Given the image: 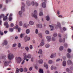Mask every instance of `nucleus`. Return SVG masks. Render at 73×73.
<instances>
[{
	"label": "nucleus",
	"mask_w": 73,
	"mask_h": 73,
	"mask_svg": "<svg viewBox=\"0 0 73 73\" xmlns=\"http://www.w3.org/2000/svg\"><path fill=\"white\" fill-rule=\"evenodd\" d=\"M27 5H31V2H30V1H27Z\"/></svg>",
	"instance_id": "6ab92c4d"
},
{
	"label": "nucleus",
	"mask_w": 73,
	"mask_h": 73,
	"mask_svg": "<svg viewBox=\"0 0 73 73\" xmlns=\"http://www.w3.org/2000/svg\"><path fill=\"white\" fill-rule=\"evenodd\" d=\"M39 16H42L43 15V13H42V12H40V13H39Z\"/></svg>",
	"instance_id": "a19ab883"
},
{
	"label": "nucleus",
	"mask_w": 73,
	"mask_h": 73,
	"mask_svg": "<svg viewBox=\"0 0 73 73\" xmlns=\"http://www.w3.org/2000/svg\"><path fill=\"white\" fill-rule=\"evenodd\" d=\"M42 53V50L40 49L39 50V52H38V53H39L40 54H41Z\"/></svg>",
	"instance_id": "2f4dec72"
},
{
	"label": "nucleus",
	"mask_w": 73,
	"mask_h": 73,
	"mask_svg": "<svg viewBox=\"0 0 73 73\" xmlns=\"http://www.w3.org/2000/svg\"><path fill=\"white\" fill-rule=\"evenodd\" d=\"M9 63V62L5 61L4 63V65L5 66H7L8 65V64Z\"/></svg>",
	"instance_id": "ddd939ff"
},
{
	"label": "nucleus",
	"mask_w": 73,
	"mask_h": 73,
	"mask_svg": "<svg viewBox=\"0 0 73 73\" xmlns=\"http://www.w3.org/2000/svg\"><path fill=\"white\" fill-rule=\"evenodd\" d=\"M9 31L10 32H13V29L12 28H10L9 29Z\"/></svg>",
	"instance_id": "c9c22d12"
},
{
	"label": "nucleus",
	"mask_w": 73,
	"mask_h": 73,
	"mask_svg": "<svg viewBox=\"0 0 73 73\" xmlns=\"http://www.w3.org/2000/svg\"><path fill=\"white\" fill-rule=\"evenodd\" d=\"M16 44H13V47H15L16 46Z\"/></svg>",
	"instance_id": "09e8293b"
},
{
	"label": "nucleus",
	"mask_w": 73,
	"mask_h": 73,
	"mask_svg": "<svg viewBox=\"0 0 73 73\" xmlns=\"http://www.w3.org/2000/svg\"><path fill=\"white\" fill-rule=\"evenodd\" d=\"M42 6L43 8H45L46 7V4H45V2H44L42 3Z\"/></svg>",
	"instance_id": "9b49d317"
},
{
	"label": "nucleus",
	"mask_w": 73,
	"mask_h": 73,
	"mask_svg": "<svg viewBox=\"0 0 73 73\" xmlns=\"http://www.w3.org/2000/svg\"><path fill=\"white\" fill-rule=\"evenodd\" d=\"M53 36L54 37H56L57 36V34L56 33H55L53 34Z\"/></svg>",
	"instance_id": "72a5a7b5"
},
{
	"label": "nucleus",
	"mask_w": 73,
	"mask_h": 73,
	"mask_svg": "<svg viewBox=\"0 0 73 73\" xmlns=\"http://www.w3.org/2000/svg\"><path fill=\"white\" fill-rule=\"evenodd\" d=\"M67 57L68 58H70V54L69 53H68L67 54Z\"/></svg>",
	"instance_id": "aec40b11"
},
{
	"label": "nucleus",
	"mask_w": 73,
	"mask_h": 73,
	"mask_svg": "<svg viewBox=\"0 0 73 73\" xmlns=\"http://www.w3.org/2000/svg\"><path fill=\"white\" fill-rule=\"evenodd\" d=\"M46 38L47 39L48 41L49 42L50 41L51 37L50 36H47L46 37Z\"/></svg>",
	"instance_id": "9d476101"
},
{
	"label": "nucleus",
	"mask_w": 73,
	"mask_h": 73,
	"mask_svg": "<svg viewBox=\"0 0 73 73\" xmlns=\"http://www.w3.org/2000/svg\"><path fill=\"white\" fill-rule=\"evenodd\" d=\"M14 29H18L19 32H20V30H21V28H19L18 25H17L16 26H15L14 27Z\"/></svg>",
	"instance_id": "423d86ee"
},
{
	"label": "nucleus",
	"mask_w": 73,
	"mask_h": 73,
	"mask_svg": "<svg viewBox=\"0 0 73 73\" xmlns=\"http://www.w3.org/2000/svg\"><path fill=\"white\" fill-rule=\"evenodd\" d=\"M53 57H54V56H53V54H52L50 57L51 58H53Z\"/></svg>",
	"instance_id": "052dcab7"
},
{
	"label": "nucleus",
	"mask_w": 73,
	"mask_h": 73,
	"mask_svg": "<svg viewBox=\"0 0 73 73\" xmlns=\"http://www.w3.org/2000/svg\"><path fill=\"white\" fill-rule=\"evenodd\" d=\"M59 49L60 50H62L64 49V47L62 46H61L59 48Z\"/></svg>",
	"instance_id": "473e14b6"
},
{
	"label": "nucleus",
	"mask_w": 73,
	"mask_h": 73,
	"mask_svg": "<svg viewBox=\"0 0 73 73\" xmlns=\"http://www.w3.org/2000/svg\"><path fill=\"white\" fill-rule=\"evenodd\" d=\"M16 59L18 63H20L21 61V58L20 57H19L18 58L17 57L16 58Z\"/></svg>",
	"instance_id": "7ed1b4c3"
},
{
	"label": "nucleus",
	"mask_w": 73,
	"mask_h": 73,
	"mask_svg": "<svg viewBox=\"0 0 73 73\" xmlns=\"http://www.w3.org/2000/svg\"><path fill=\"white\" fill-rule=\"evenodd\" d=\"M19 70L18 69V68H17L16 69V73H19Z\"/></svg>",
	"instance_id": "f704fd0d"
},
{
	"label": "nucleus",
	"mask_w": 73,
	"mask_h": 73,
	"mask_svg": "<svg viewBox=\"0 0 73 73\" xmlns=\"http://www.w3.org/2000/svg\"><path fill=\"white\" fill-rule=\"evenodd\" d=\"M57 26L59 27V28H61V24L59 22L57 23Z\"/></svg>",
	"instance_id": "4468645a"
},
{
	"label": "nucleus",
	"mask_w": 73,
	"mask_h": 73,
	"mask_svg": "<svg viewBox=\"0 0 73 73\" xmlns=\"http://www.w3.org/2000/svg\"><path fill=\"white\" fill-rule=\"evenodd\" d=\"M64 46H65L66 48H67L68 44L66 43L64 44Z\"/></svg>",
	"instance_id": "e2e57ef3"
},
{
	"label": "nucleus",
	"mask_w": 73,
	"mask_h": 73,
	"mask_svg": "<svg viewBox=\"0 0 73 73\" xmlns=\"http://www.w3.org/2000/svg\"><path fill=\"white\" fill-rule=\"evenodd\" d=\"M19 25L20 26H22L23 25V22L22 21H21L19 22Z\"/></svg>",
	"instance_id": "cd10ccee"
},
{
	"label": "nucleus",
	"mask_w": 73,
	"mask_h": 73,
	"mask_svg": "<svg viewBox=\"0 0 73 73\" xmlns=\"http://www.w3.org/2000/svg\"><path fill=\"white\" fill-rule=\"evenodd\" d=\"M19 70L21 72H23V68H21L19 69Z\"/></svg>",
	"instance_id": "e433bc0d"
},
{
	"label": "nucleus",
	"mask_w": 73,
	"mask_h": 73,
	"mask_svg": "<svg viewBox=\"0 0 73 73\" xmlns=\"http://www.w3.org/2000/svg\"><path fill=\"white\" fill-rule=\"evenodd\" d=\"M7 19V16H5L3 18V20L4 21H5Z\"/></svg>",
	"instance_id": "7c9ffc66"
},
{
	"label": "nucleus",
	"mask_w": 73,
	"mask_h": 73,
	"mask_svg": "<svg viewBox=\"0 0 73 73\" xmlns=\"http://www.w3.org/2000/svg\"><path fill=\"white\" fill-rule=\"evenodd\" d=\"M50 46V45H49V44H47L45 45V47L46 48H49V47Z\"/></svg>",
	"instance_id": "c85d7f7f"
},
{
	"label": "nucleus",
	"mask_w": 73,
	"mask_h": 73,
	"mask_svg": "<svg viewBox=\"0 0 73 73\" xmlns=\"http://www.w3.org/2000/svg\"><path fill=\"white\" fill-rule=\"evenodd\" d=\"M55 40H56V39H55V38L52 37V41H55Z\"/></svg>",
	"instance_id": "5fc2aeb1"
},
{
	"label": "nucleus",
	"mask_w": 73,
	"mask_h": 73,
	"mask_svg": "<svg viewBox=\"0 0 73 73\" xmlns=\"http://www.w3.org/2000/svg\"><path fill=\"white\" fill-rule=\"evenodd\" d=\"M46 19L47 21H49V16H47L46 17Z\"/></svg>",
	"instance_id": "c756f323"
},
{
	"label": "nucleus",
	"mask_w": 73,
	"mask_h": 73,
	"mask_svg": "<svg viewBox=\"0 0 73 73\" xmlns=\"http://www.w3.org/2000/svg\"><path fill=\"white\" fill-rule=\"evenodd\" d=\"M23 70L25 72H27V70H28L27 69V68L25 67V69H24Z\"/></svg>",
	"instance_id": "ea45409f"
},
{
	"label": "nucleus",
	"mask_w": 73,
	"mask_h": 73,
	"mask_svg": "<svg viewBox=\"0 0 73 73\" xmlns=\"http://www.w3.org/2000/svg\"><path fill=\"white\" fill-rule=\"evenodd\" d=\"M65 39L64 38H63V40H62L61 38H60L59 39V41L60 42H62V41H63V42H65Z\"/></svg>",
	"instance_id": "dca6fc26"
},
{
	"label": "nucleus",
	"mask_w": 73,
	"mask_h": 73,
	"mask_svg": "<svg viewBox=\"0 0 73 73\" xmlns=\"http://www.w3.org/2000/svg\"><path fill=\"white\" fill-rule=\"evenodd\" d=\"M4 15L3 14H2L0 15V20L1 19V18H3V17H4Z\"/></svg>",
	"instance_id": "a878e982"
},
{
	"label": "nucleus",
	"mask_w": 73,
	"mask_h": 73,
	"mask_svg": "<svg viewBox=\"0 0 73 73\" xmlns=\"http://www.w3.org/2000/svg\"><path fill=\"white\" fill-rule=\"evenodd\" d=\"M21 4H22L21 11H20L19 12V14L20 15L22 14V12H24L25 11V9H24L25 4H24V3L23 2H22Z\"/></svg>",
	"instance_id": "f257e3e1"
},
{
	"label": "nucleus",
	"mask_w": 73,
	"mask_h": 73,
	"mask_svg": "<svg viewBox=\"0 0 73 73\" xmlns=\"http://www.w3.org/2000/svg\"><path fill=\"white\" fill-rule=\"evenodd\" d=\"M49 27L51 28L50 29V31H52L53 29V25H50Z\"/></svg>",
	"instance_id": "a211bd4d"
},
{
	"label": "nucleus",
	"mask_w": 73,
	"mask_h": 73,
	"mask_svg": "<svg viewBox=\"0 0 73 73\" xmlns=\"http://www.w3.org/2000/svg\"><path fill=\"white\" fill-rule=\"evenodd\" d=\"M66 71L69 72V68H67L66 69Z\"/></svg>",
	"instance_id": "338daca9"
},
{
	"label": "nucleus",
	"mask_w": 73,
	"mask_h": 73,
	"mask_svg": "<svg viewBox=\"0 0 73 73\" xmlns=\"http://www.w3.org/2000/svg\"><path fill=\"white\" fill-rule=\"evenodd\" d=\"M39 63V64H42V62H43V60H39L38 61Z\"/></svg>",
	"instance_id": "b1692460"
},
{
	"label": "nucleus",
	"mask_w": 73,
	"mask_h": 73,
	"mask_svg": "<svg viewBox=\"0 0 73 73\" xmlns=\"http://www.w3.org/2000/svg\"><path fill=\"white\" fill-rule=\"evenodd\" d=\"M67 63L68 65H72V62L70 60H69L67 61Z\"/></svg>",
	"instance_id": "0eeeda50"
},
{
	"label": "nucleus",
	"mask_w": 73,
	"mask_h": 73,
	"mask_svg": "<svg viewBox=\"0 0 73 73\" xmlns=\"http://www.w3.org/2000/svg\"><path fill=\"white\" fill-rule=\"evenodd\" d=\"M36 27L37 28H42V24H37L36 25Z\"/></svg>",
	"instance_id": "6e6552de"
},
{
	"label": "nucleus",
	"mask_w": 73,
	"mask_h": 73,
	"mask_svg": "<svg viewBox=\"0 0 73 73\" xmlns=\"http://www.w3.org/2000/svg\"><path fill=\"white\" fill-rule=\"evenodd\" d=\"M27 56L28 58H31V57L32 56V55H31V54H28L27 55Z\"/></svg>",
	"instance_id": "5701e85b"
},
{
	"label": "nucleus",
	"mask_w": 73,
	"mask_h": 73,
	"mask_svg": "<svg viewBox=\"0 0 73 73\" xmlns=\"http://www.w3.org/2000/svg\"><path fill=\"white\" fill-rule=\"evenodd\" d=\"M32 69H33V67H31L29 69V70L30 71H31L32 70Z\"/></svg>",
	"instance_id": "6e6d98bb"
},
{
	"label": "nucleus",
	"mask_w": 73,
	"mask_h": 73,
	"mask_svg": "<svg viewBox=\"0 0 73 73\" xmlns=\"http://www.w3.org/2000/svg\"><path fill=\"white\" fill-rule=\"evenodd\" d=\"M44 67H46V69H48V64H45V63H44Z\"/></svg>",
	"instance_id": "bb28decb"
},
{
	"label": "nucleus",
	"mask_w": 73,
	"mask_h": 73,
	"mask_svg": "<svg viewBox=\"0 0 73 73\" xmlns=\"http://www.w3.org/2000/svg\"><path fill=\"white\" fill-rule=\"evenodd\" d=\"M23 37V34H21L20 35V37L21 38H22Z\"/></svg>",
	"instance_id": "69168bd1"
},
{
	"label": "nucleus",
	"mask_w": 73,
	"mask_h": 73,
	"mask_svg": "<svg viewBox=\"0 0 73 73\" xmlns=\"http://www.w3.org/2000/svg\"><path fill=\"white\" fill-rule=\"evenodd\" d=\"M26 32L27 34H29L30 32V31L29 29H27L26 31Z\"/></svg>",
	"instance_id": "412c9836"
},
{
	"label": "nucleus",
	"mask_w": 73,
	"mask_h": 73,
	"mask_svg": "<svg viewBox=\"0 0 73 73\" xmlns=\"http://www.w3.org/2000/svg\"><path fill=\"white\" fill-rule=\"evenodd\" d=\"M45 33L46 34H49V31L47 30L46 31Z\"/></svg>",
	"instance_id": "8fccbe9b"
},
{
	"label": "nucleus",
	"mask_w": 73,
	"mask_h": 73,
	"mask_svg": "<svg viewBox=\"0 0 73 73\" xmlns=\"http://www.w3.org/2000/svg\"><path fill=\"white\" fill-rule=\"evenodd\" d=\"M14 25H13V23H11V27H13L14 26Z\"/></svg>",
	"instance_id": "0e129e2a"
},
{
	"label": "nucleus",
	"mask_w": 73,
	"mask_h": 73,
	"mask_svg": "<svg viewBox=\"0 0 73 73\" xmlns=\"http://www.w3.org/2000/svg\"><path fill=\"white\" fill-rule=\"evenodd\" d=\"M18 48H20V47H21V44L20 43H19L18 44Z\"/></svg>",
	"instance_id": "49530a36"
},
{
	"label": "nucleus",
	"mask_w": 73,
	"mask_h": 73,
	"mask_svg": "<svg viewBox=\"0 0 73 73\" xmlns=\"http://www.w3.org/2000/svg\"><path fill=\"white\" fill-rule=\"evenodd\" d=\"M13 57V55L11 54H9L8 55V58L9 60H12Z\"/></svg>",
	"instance_id": "20e7f679"
},
{
	"label": "nucleus",
	"mask_w": 73,
	"mask_h": 73,
	"mask_svg": "<svg viewBox=\"0 0 73 73\" xmlns=\"http://www.w3.org/2000/svg\"><path fill=\"white\" fill-rule=\"evenodd\" d=\"M23 55L24 57V56H27V54H26L25 53H23Z\"/></svg>",
	"instance_id": "bf43d9fd"
},
{
	"label": "nucleus",
	"mask_w": 73,
	"mask_h": 73,
	"mask_svg": "<svg viewBox=\"0 0 73 73\" xmlns=\"http://www.w3.org/2000/svg\"><path fill=\"white\" fill-rule=\"evenodd\" d=\"M24 27H25V28H27L28 27L27 26L26 24L25 23L24 25Z\"/></svg>",
	"instance_id": "c03bdc74"
},
{
	"label": "nucleus",
	"mask_w": 73,
	"mask_h": 73,
	"mask_svg": "<svg viewBox=\"0 0 73 73\" xmlns=\"http://www.w3.org/2000/svg\"><path fill=\"white\" fill-rule=\"evenodd\" d=\"M3 33H1V31L0 30V35H1V36H3Z\"/></svg>",
	"instance_id": "864d4df0"
},
{
	"label": "nucleus",
	"mask_w": 73,
	"mask_h": 73,
	"mask_svg": "<svg viewBox=\"0 0 73 73\" xmlns=\"http://www.w3.org/2000/svg\"><path fill=\"white\" fill-rule=\"evenodd\" d=\"M31 5L33 6V5H35L36 6H38V3L36 2H34L33 1L31 2Z\"/></svg>",
	"instance_id": "39448f33"
},
{
	"label": "nucleus",
	"mask_w": 73,
	"mask_h": 73,
	"mask_svg": "<svg viewBox=\"0 0 73 73\" xmlns=\"http://www.w3.org/2000/svg\"><path fill=\"white\" fill-rule=\"evenodd\" d=\"M68 53H71V50L70 49L68 48Z\"/></svg>",
	"instance_id": "79ce46f5"
},
{
	"label": "nucleus",
	"mask_w": 73,
	"mask_h": 73,
	"mask_svg": "<svg viewBox=\"0 0 73 73\" xmlns=\"http://www.w3.org/2000/svg\"><path fill=\"white\" fill-rule=\"evenodd\" d=\"M8 25V23L7 22H6L5 23H4V25Z\"/></svg>",
	"instance_id": "4d7b16f0"
},
{
	"label": "nucleus",
	"mask_w": 73,
	"mask_h": 73,
	"mask_svg": "<svg viewBox=\"0 0 73 73\" xmlns=\"http://www.w3.org/2000/svg\"><path fill=\"white\" fill-rule=\"evenodd\" d=\"M38 36L40 37V38H42V36L41 34H39Z\"/></svg>",
	"instance_id": "de8ad7c7"
},
{
	"label": "nucleus",
	"mask_w": 73,
	"mask_h": 73,
	"mask_svg": "<svg viewBox=\"0 0 73 73\" xmlns=\"http://www.w3.org/2000/svg\"><path fill=\"white\" fill-rule=\"evenodd\" d=\"M35 33L36 34H37V33H38V30L37 29L36 30Z\"/></svg>",
	"instance_id": "13d9d810"
},
{
	"label": "nucleus",
	"mask_w": 73,
	"mask_h": 73,
	"mask_svg": "<svg viewBox=\"0 0 73 73\" xmlns=\"http://www.w3.org/2000/svg\"><path fill=\"white\" fill-rule=\"evenodd\" d=\"M11 1V0H8H8H6V3H8V1Z\"/></svg>",
	"instance_id": "3c124183"
},
{
	"label": "nucleus",
	"mask_w": 73,
	"mask_h": 73,
	"mask_svg": "<svg viewBox=\"0 0 73 73\" xmlns=\"http://www.w3.org/2000/svg\"><path fill=\"white\" fill-rule=\"evenodd\" d=\"M53 69H54L53 66H52L51 67V70H53Z\"/></svg>",
	"instance_id": "774afa93"
},
{
	"label": "nucleus",
	"mask_w": 73,
	"mask_h": 73,
	"mask_svg": "<svg viewBox=\"0 0 73 73\" xmlns=\"http://www.w3.org/2000/svg\"><path fill=\"white\" fill-rule=\"evenodd\" d=\"M27 58H28V57L27 56H24L23 59L24 60H26V59H27Z\"/></svg>",
	"instance_id": "4c0bfd02"
},
{
	"label": "nucleus",
	"mask_w": 73,
	"mask_h": 73,
	"mask_svg": "<svg viewBox=\"0 0 73 73\" xmlns=\"http://www.w3.org/2000/svg\"><path fill=\"white\" fill-rule=\"evenodd\" d=\"M35 68L36 69V70H37V69H38V67H37V66H35Z\"/></svg>",
	"instance_id": "680f3d73"
},
{
	"label": "nucleus",
	"mask_w": 73,
	"mask_h": 73,
	"mask_svg": "<svg viewBox=\"0 0 73 73\" xmlns=\"http://www.w3.org/2000/svg\"><path fill=\"white\" fill-rule=\"evenodd\" d=\"M3 44L5 45H7V44H8V41H7V40H5L4 42H3Z\"/></svg>",
	"instance_id": "f8f14e48"
},
{
	"label": "nucleus",
	"mask_w": 73,
	"mask_h": 73,
	"mask_svg": "<svg viewBox=\"0 0 73 73\" xmlns=\"http://www.w3.org/2000/svg\"><path fill=\"white\" fill-rule=\"evenodd\" d=\"M25 49L27 51H28V50H29V48H28V47H26L25 48Z\"/></svg>",
	"instance_id": "603ef678"
},
{
	"label": "nucleus",
	"mask_w": 73,
	"mask_h": 73,
	"mask_svg": "<svg viewBox=\"0 0 73 73\" xmlns=\"http://www.w3.org/2000/svg\"><path fill=\"white\" fill-rule=\"evenodd\" d=\"M62 65L63 66H66V62L65 61H63Z\"/></svg>",
	"instance_id": "2eb2a0df"
},
{
	"label": "nucleus",
	"mask_w": 73,
	"mask_h": 73,
	"mask_svg": "<svg viewBox=\"0 0 73 73\" xmlns=\"http://www.w3.org/2000/svg\"><path fill=\"white\" fill-rule=\"evenodd\" d=\"M37 11L36 10H35L34 12V13H33L32 14V17H34L35 19H37Z\"/></svg>",
	"instance_id": "f03ea898"
},
{
	"label": "nucleus",
	"mask_w": 73,
	"mask_h": 73,
	"mask_svg": "<svg viewBox=\"0 0 73 73\" xmlns=\"http://www.w3.org/2000/svg\"><path fill=\"white\" fill-rule=\"evenodd\" d=\"M52 62H53L52 60H49L48 61V64H52Z\"/></svg>",
	"instance_id": "58836bf2"
},
{
	"label": "nucleus",
	"mask_w": 73,
	"mask_h": 73,
	"mask_svg": "<svg viewBox=\"0 0 73 73\" xmlns=\"http://www.w3.org/2000/svg\"><path fill=\"white\" fill-rule=\"evenodd\" d=\"M29 23L30 25H33V24H34V22L32 21H30L29 22Z\"/></svg>",
	"instance_id": "4be33fe9"
},
{
	"label": "nucleus",
	"mask_w": 73,
	"mask_h": 73,
	"mask_svg": "<svg viewBox=\"0 0 73 73\" xmlns=\"http://www.w3.org/2000/svg\"><path fill=\"white\" fill-rule=\"evenodd\" d=\"M30 49H33V46H32V45H30Z\"/></svg>",
	"instance_id": "a18cd8bd"
},
{
	"label": "nucleus",
	"mask_w": 73,
	"mask_h": 73,
	"mask_svg": "<svg viewBox=\"0 0 73 73\" xmlns=\"http://www.w3.org/2000/svg\"><path fill=\"white\" fill-rule=\"evenodd\" d=\"M44 45V39H42V42L40 44V46H42L43 45Z\"/></svg>",
	"instance_id": "1a4fd4ad"
},
{
	"label": "nucleus",
	"mask_w": 73,
	"mask_h": 73,
	"mask_svg": "<svg viewBox=\"0 0 73 73\" xmlns=\"http://www.w3.org/2000/svg\"><path fill=\"white\" fill-rule=\"evenodd\" d=\"M39 72L40 73H44V71H43V70L42 69H40L39 70Z\"/></svg>",
	"instance_id": "f3484780"
},
{
	"label": "nucleus",
	"mask_w": 73,
	"mask_h": 73,
	"mask_svg": "<svg viewBox=\"0 0 73 73\" xmlns=\"http://www.w3.org/2000/svg\"><path fill=\"white\" fill-rule=\"evenodd\" d=\"M25 39H27V40L28 41L30 40V38L29 37H27V36H26L25 37Z\"/></svg>",
	"instance_id": "393cba45"
},
{
	"label": "nucleus",
	"mask_w": 73,
	"mask_h": 73,
	"mask_svg": "<svg viewBox=\"0 0 73 73\" xmlns=\"http://www.w3.org/2000/svg\"><path fill=\"white\" fill-rule=\"evenodd\" d=\"M9 20L10 21H12V17H9Z\"/></svg>",
	"instance_id": "37998d69"
}]
</instances>
